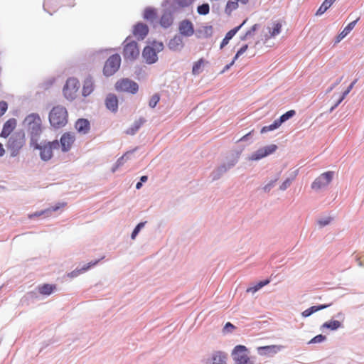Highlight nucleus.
Here are the masks:
<instances>
[{
	"label": "nucleus",
	"mask_w": 364,
	"mask_h": 364,
	"mask_svg": "<svg viewBox=\"0 0 364 364\" xmlns=\"http://www.w3.org/2000/svg\"><path fill=\"white\" fill-rule=\"evenodd\" d=\"M48 118L53 128L60 129L64 127L68 122V112L65 107L57 105L50 110Z\"/></svg>",
	"instance_id": "f257e3e1"
},
{
	"label": "nucleus",
	"mask_w": 364,
	"mask_h": 364,
	"mask_svg": "<svg viewBox=\"0 0 364 364\" xmlns=\"http://www.w3.org/2000/svg\"><path fill=\"white\" fill-rule=\"evenodd\" d=\"M24 124L31 132L32 141L33 140V136H38L41 133L42 122L38 114L33 113L28 115L24 119Z\"/></svg>",
	"instance_id": "f03ea898"
},
{
	"label": "nucleus",
	"mask_w": 364,
	"mask_h": 364,
	"mask_svg": "<svg viewBox=\"0 0 364 364\" xmlns=\"http://www.w3.org/2000/svg\"><path fill=\"white\" fill-rule=\"evenodd\" d=\"M26 138L23 132H17L12 135L7 143V148L12 156H15L25 145Z\"/></svg>",
	"instance_id": "7ed1b4c3"
},
{
	"label": "nucleus",
	"mask_w": 364,
	"mask_h": 364,
	"mask_svg": "<svg viewBox=\"0 0 364 364\" xmlns=\"http://www.w3.org/2000/svg\"><path fill=\"white\" fill-rule=\"evenodd\" d=\"M33 148L40 150V156L42 160L48 161L53 156V150L59 149V142L58 140H54L43 146H40L38 143H36L33 144Z\"/></svg>",
	"instance_id": "20e7f679"
},
{
	"label": "nucleus",
	"mask_w": 364,
	"mask_h": 364,
	"mask_svg": "<svg viewBox=\"0 0 364 364\" xmlns=\"http://www.w3.org/2000/svg\"><path fill=\"white\" fill-rule=\"evenodd\" d=\"M247 353L248 349L245 346H236L232 351V357L235 364H252Z\"/></svg>",
	"instance_id": "39448f33"
},
{
	"label": "nucleus",
	"mask_w": 364,
	"mask_h": 364,
	"mask_svg": "<svg viewBox=\"0 0 364 364\" xmlns=\"http://www.w3.org/2000/svg\"><path fill=\"white\" fill-rule=\"evenodd\" d=\"M115 89L118 92L135 94L139 90V86L136 82L129 78H122L116 82Z\"/></svg>",
	"instance_id": "423d86ee"
},
{
	"label": "nucleus",
	"mask_w": 364,
	"mask_h": 364,
	"mask_svg": "<svg viewBox=\"0 0 364 364\" xmlns=\"http://www.w3.org/2000/svg\"><path fill=\"white\" fill-rule=\"evenodd\" d=\"M139 55L137 43L126 39L124 42L123 56L126 60H134Z\"/></svg>",
	"instance_id": "0eeeda50"
},
{
	"label": "nucleus",
	"mask_w": 364,
	"mask_h": 364,
	"mask_svg": "<svg viewBox=\"0 0 364 364\" xmlns=\"http://www.w3.org/2000/svg\"><path fill=\"white\" fill-rule=\"evenodd\" d=\"M121 58L118 54L111 55L105 62L103 73L106 76L114 75L119 68Z\"/></svg>",
	"instance_id": "6e6552de"
},
{
	"label": "nucleus",
	"mask_w": 364,
	"mask_h": 364,
	"mask_svg": "<svg viewBox=\"0 0 364 364\" xmlns=\"http://www.w3.org/2000/svg\"><path fill=\"white\" fill-rule=\"evenodd\" d=\"M79 88V81L74 77L69 78L63 87V95L68 100H73L76 97Z\"/></svg>",
	"instance_id": "1a4fd4ad"
},
{
	"label": "nucleus",
	"mask_w": 364,
	"mask_h": 364,
	"mask_svg": "<svg viewBox=\"0 0 364 364\" xmlns=\"http://www.w3.org/2000/svg\"><path fill=\"white\" fill-rule=\"evenodd\" d=\"M334 176L333 171H326L317 177L311 183V188L315 191H318L321 188L326 187L333 180Z\"/></svg>",
	"instance_id": "9d476101"
},
{
	"label": "nucleus",
	"mask_w": 364,
	"mask_h": 364,
	"mask_svg": "<svg viewBox=\"0 0 364 364\" xmlns=\"http://www.w3.org/2000/svg\"><path fill=\"white\" fill-rule=\"evenodd\" d=\"M193 1L194 0H164L162 6L167 7L172 12H178L190 6Z\"/></svg>",
	"instance_id": "9b49d317"
},
{
	"label": "nucleus",
	"mask_w": 364,
	"mask_h": 364,
	"mask_svg": "<svg viewBox=\"0 0 364 364\" xmlns=\"http://www.w3.org/2000/svg\"><path fill=\"white\" fill-rule=\"evenodd\" d=\"M276 144H270L262 147L254 151L249 157L250 161H259L276 151L277 149Z\"/></svg>",
	"instance_id": "f8f14e48"
},
{
	"label": "nucleus",
	"mask_w": 364,
	"mask_h": 364,
	"mask_svg": "<svg viewBox=\"0 0 364 364\" xmlns=\"http://www.w3.org/2000/svg\"><path fill=\"white\" fill-rule=\"evenodd\" d=\"M75 141V136L74 133L65 132L60 137L59 142V147L60 146L63 152L70 151Z\"/></svg>",
	"instance_id": "ddd939ff"
},
{
	"label": "nucleus",
	"mask_w": 364,
	"mask_h": 364,
	"mask_svg": "<svg viewBox=\"0 0 364 364\" xmlns=\"http://www.w3.org/2000/svg\"><path fill=\"white\" fill-rule=\"evenodd\" d=\"M179 34L183 37H191L194 34L193 23L189 19H184L178 23Z\"/></svg>",
	"instance_id": "4468645a"
},
{
	"label": "nucleus",
	"mask_w": 364,
	"mask_h": 364,
	"mask_svg": "<svg viewBox=\"0 0 364 364\" xmlns=\"http://www.w3.org/2000/svg\"><path fill=\"white\" fill-rule=\"evenodd\" d=\"M228 359V354L223 351L218 350L214 351L208 358L205 364H226Z\"/></svg>",
	"instance_id": "2eb2a0df"
},
{
	"label": "nucleus",
	"mask_w": 364,
	"mask_h": 364,
	"mask_svg": "<svg viewBox=\"0 0 364 364\" xmlns=\"http://www.w3.org/2000/svg\"><path fill=\"white\" fill-rule=\"evenodd\" d=\"M240 156V151H235L229 154L225 161L221 164L227 169V172L232 168L238 162Z\"/></svg>",
	"instance_id": "dca6fc26"
},
{
	"label": "nucleus",
	"mask_w": 364,
	"mask_h": 364,
	"mask_svg": "<svg viewBox=\"0 0 364 364\" xmlns=\"http://www.w3.org/2000/svg\"><path fill=\"white\" fill-rule=\"evenodd\" d=\"M168 46L170 50L180 51L184 47L183 36L180 34L175 35L168 42Z\"/></svg>",
	"instance_id": "f3484780"
},
{
	"label": "nucleus",
	"mask_w": 364,
	"mask_h": 364,
	"mask_svg": "<svg viewBox=\"0 0 364 364\" xmlns=\"http://www.w3.org/2000/svg\"><path fill=\"white\" fill-rule=\"evenodd\" d=\"M142 57L149 64L155 63L158 58L155 49L149 46H147L144 48Z\"/></svg>",
	"instance_id": "a211bd4d"
},
{
	"label": "nucleus",
	"mask_w": 364,
	"mask_h": 364,
	"mask_svg": "<svg viewBox=\"0 0 364 364\" xmlns=\"http://www.w3.org/2000/svg\"><path fill=\"white\" fill-rule=\"evenodd\" d=\"M281 348V346L276 345L261 346L257 348V353L260 355L272 356L278 353Z\"/></svg>",
	"instance_id": "6ab92c4d"
},
{
	"label": "nucleus",
	"mask_w": 364,
	"mask_h": 364,
	"mask_svg": "<svg viewBox=\"0 0 364 364\" xmlns=\"http://www.w3.org/2000/svg\"><path fill=\"white\" fill-rule=\"evenodd\" d=\"M149 32L148 26L142 23H139L134 26L133 29L134 36L139 40L144 39Z\"/></svg>",
	"instance_id": "aec40b11"
},
{
	"label": "nucleus",
	"mask_w": 364,
	"mask_h": 364,
	"mask_svg": "<svg viewBox=\"0 0 364 364\" xmlns=\"http://www.w3.org/2000/svg\"><path fill=\"white\" fill-rule=\"evenodd\" d=\"M16 127V120L14 118L7 120L4 126L0 136L4 138L8 137Z\"/></svg>",
	"instance_id": "412c9836"
},
{
	"label": "nucleus",
	"mask_w": 364,
	"mask_h": 364,
	"mask_svg": "<svg viewBox=\"0 0 364 364\" xmlns=\"http://www.w3.org/2000/svg\"><path fill=\"white\" fill-rule=\"evenodd\" d=\"M173 13L171 10L163 13L161 16V27L168 28L173 24L174 20Z\"/></svg>",
	"instance_id": "4be33fe9"
},
{
	"label": "nucleus",
	"mask_w": 364,
	"mask_h": 364,
	"mask_svg": "<svg viewBox=\"0 0 364 364\" xmlns=\"http://www.w3.org/2000/svg\"><path fill=\"white\" fill-rule=\"evenodd\" d=\"M75 127L79 133L85 134L90 131V122L86 119H79L75 122Z\"/></svg>",
	"instance_id": "5701e85b"
},
{
	"label": "nucleus",
	"mask_w": 364,
	"mask_h": 364,
	"mask_svg": "<svg viewBox=\"0 0 364 364\" xmlns=\"http://www.w3.org/2000/svg\"><path fill=\"white\" fill-rule=\"evenodd\" d=\"M359 21V18L349 23L343 30L336 36L335 43H339L343 38H344L355 26L357 22Z\"/></svg>",
	"instance_id": "b1692460"
},
{
	"label": "nucleus",
	"mask_w": 364,
	"mask_h": 364,
	"mask_svg": "<svg viewBox=\"0 0 364 364\" xmlns=\"http://www.w3.org/2000/svg\"><path fill=\"white\" fill-rule=\"evenodd\" d=\"M105 105L108 109L114 112H117L118 109L117 97L113 94H109L105 100Z\"/></svg>",
	"instance_id": "393cba45"
},
{
	"label": "nucleus",
	"mask_w": 364,
	"mask_h": 364,
	"mask_svg": "<svg viewBox=\"0 0 364 364\" xmlns=\"http://www.w3.org/2000/svg\"><path fill=\"white\" fill-rule=\"evenodd\" d=\"M330 305L331 304H320V305H317V306H312L310 308L304 310L301 313V316L304 318L309 317L311 315H312L313 314H314L320 310H323V309L328 308V306H330Z\"/></svg>",
	"instance_id": "a878e982"
},
{
	"label": "nucleus",
	"mask_w": 364,
	"mask_h": 364,
	"mask_svg": "<svg viewBox=\"0 0 364 364\" xmlns=\"http://www.w3.org/2000/svg\"><path fill=\"white\" fill-rule=\"evenodd\" d=\"M225 173H227V169L224 166L220 164L210 173V177L213 181H217L220 179Z\"/></svg>",
	"instance_id": "bb28decb"
},
{
	"label": "nucleus",
	"mask_w": 364,
	"mask_h": 364,
	"mask_svg": "<svg viewBox=\"0 0 364 364\" xmlns=\"http://www.w3.org/2000/svg\"><path fill=\"white\" fill-rule=\"evenodd\" d=\"M98 260H96L95 262H91L90 263H88L87 264L85 265L82 268L80 269H75V270H73V272H70L68 274V276L69 277H71V278H73V277H77L78 275H80V274L86 272L87 270H88L92 266H95V264H97L98 263Z\"/></svg>",
	"instance_id": "cd10ccee"
},
{
	"label": "nucleus",
	"mask_w": 364,
	"mask_h": 364,
	"mask_svg": "<svg viewBox=\"0 0 364 364\" xmlns=\"http://www.w3.org/2000/svg\"><path fill=\"white\" fill-rule=\"evenodd\" d=\"M94 90V82L91 77L87 78L84 81L83 87H82V95L84 96H87L90 95Z\"/></svg>",
	"instance_id": "c85d7f7f"
},
{
	"label": "nucleus",
	"mask_w": 364,
	"mask_h": 364,
	"mask_svg": "<svg viewBox=\"0 0 364 364\" xmlns=\"http://www.w3.org/2000/svg\"><path fill=\"white\" fill-rule=\"evenodd\" d=\"M341 327H342V323L337 320H330L322 325V328H328L331 331H336Z\"/></svg>",
	"instance_id": "c756f323"
},
{
	"label": "nucleus",
	"mask_w": 364,
	"mask_h": 364,
	"mask_svg": "<svg viewBox=\"0 0 364 364\" xmlns=\"http://www.w3.org/2000/svg\"><path fill=\"white\" fill-rule=\"evenodd\" d=\"M133 155V151H127L122 156H121L117 161L115 164V167L113 168V171H114L119 166L124 165V164L128 160L132 159V156Z\"/></svg>",
	"instance_id": "7c9ffc66"
},
{
	"label": "nucleus",
	"mask_w": 364,
	"mask_h": 364,
	"mask_svg": "<svg viewBox=\"0 0 364 364\" xmlns=\"http://www.w3.org/2000/svg\"><path fill=\"white\" fill-rule=\"evenodd\" d=\"M56 289L55 285L45 284L38 287V291L43 295H50Z\"/></svg>",
	"instance_id": "2f4dec72"
},
{
	"label": "nucleus",
	"mask_w": 364,
	"mask_h": 364,
	"mask_svg": "<svg viewBox=\"0 0 364 364\" xmlns=\"http://www.w3.org/2000/svg\"><path fill=\"white\" fill-rule=\"evenodd\" d=\"M269 282H270V280L268 279L263 280V281H260L259 282H258L257 284L254 285L253 287L247 288V292L255 294L258 290H259L261 288H262L263 287L268 284Z\"/></svg>",
	"instance_id": "473e14b6"
},
{
	"label": "nucleus",
	"mask_w": 364,
	"mask_h": 364,
	"mask_svg": "<svg viewBox=\"0 0 364 364\" xmlns=\"http://www.w3.org/2000/svg\"><path fill=\"white\" fill-rule=\"evenodd\" d=\"M157 16L156 9L152 8H146L144 10V18L148 21H153Z\"/></svg>",
	"instance_id": "72a5a7b5"
},
{
	"label": "nucleus",
	"mask_w": 364,
	"mask_h": 364,
	"mask_svg": "<svg viewBox=\"0 0 364 364\" xmlns=\"http://www.w3.org/2000/svg\"><path fill=\"white\" fill-rule=\"evenodd\" d=\"M296 114V112L294 109L289 110L284 114L280 116L279 119H277L279 123L282 125L284 122L289 120Z\"/></svg>",
	"instance_id": "f704fd0d"
},
{
	"label": "nucleus",
	"mask_w": 364,
	"mask_h": 364,
	"mask_svg": "<svg viewBox=\"0 0 364 364\" xmlns=\"http://www.w3.org/2000/svg\"><path fill=\"white\" fill-rule=\"evenodd\" d=\"M204 63L205 60L203 58H200L198 61L194 63L192 68V73L193 75H198L202 72V66Z\"/></svg>",
	"instance_id": "c9c22d12"
},
{
	"label": "nucleus",
	"mask_w": 364,
	"mask_h": 364,
	"mask_svg": "<svg viewBox=\"0 0 364 364\" xmlns=\"http://www.w3.org/2000/svg\"><path fill=\"white\" fill-rule=\"evenodd\" d=\"M280 126H281V124L279 123L277 119H275L274 121V122L272 124H271L270 125L263 127L261 129L260 132L262 134L267 133L268 132L273 131V130L278 129Z\"/></svg>",
	"instance_id": "e433bc0d"
},
{
	"label": "nucleus",
	"mask_w": 364,
	"mask_h": 364,
	"mask_svg": "<svg viewBox=\"0 0 364 364\" xmlns=\"http://www.w3.org/2000/svg\"><path fill=\"white\" fill-rule=\"evenodd\" d=\"M197 12L199 15H207L210 12V6L208 3H203L197 7Z\"/></svg>",
	"instance_id": "4c0bfd02"
},
{
	"label": "nucleus",
	"mask_w": 364,
	"mask_h": 364,
	"mask_svg": "<svg viewBox=\"0 0 364 364\" xmlns=\"http://www.w3.org/2000/svg\"><path fill=\"white\" fill-rule=\"evenodd\" d=\"M238 3L237 1H228L225 6V13L228 14H230L232 11L236 10L238 8Z\"/></svg>",
	"instance_id": "58836bf2"
},
{
	"label": "nucleus",
	"mask_w": 364,
	"mask_h": 364,
	"mask_svg": "<svg viewBox=\"0 0 364 364\" xmlns=\"http://www.w3.org/2000/svg\"><path fill=\"white\" fill-rule=\"evenodd\" d=\"M282 24L279 22H277L274 23V26L272 28V31H270V38H274L276 36L279 35L281 32Z\"/></svg>",
	"instance_id": "ea45409f"
},
{
	"label": "nucleus",
	"mask_w": 364,
	"mask_h": 364,
	"mask_svg": "<svg viewBox=\"0 0 364 364\" xmlns=\"http://www.w3.org/2000/svg\"><path fill=\"white\" fill-rule=\"evenodd\" d=\"M333 218L331 216L321 218L318 220L317 223H318V225L320 226V228H323V227H325V226L329 225L331 223V221L333 220Z\"/></svg>",
	"instance_id": "a19ab883"
},
{
	"label": "nucleus",
	"mask_w": 364,
	"mask_h": 364,
	"mask_svg": "<svg viewBox=\"0 0 364 364\" xmlns=\"http://www.w3.org/2000/svg\"><path fill=\"white\" fill-rule=\"evenodd\" d=\"M234 37V35L229 31L225 38L223 39L221 43H220V49H223L225 46H227L229 43V41Z\"/></svg>",
	"instance_id": "79ce46f5"
},
{
	"label": "nucleus",
	"mask_w": 364,
	"mask_h": 364,
	"mask_svg": "<svg viewBox=\"0 0 364 364\" xmlns=\"http://www.w3.org/2000/svg\"><path fill=\"white\" fill-rule=\"evenodd\" d=\"M279 180V176H277L274 180L270 181L267 184L263 187L264 192L268 193L274 186L275 183Z\"/></svg>",
	"instance_id": "37998d69"
},
{
	"label": "nucleus",
	"mask_w": 364,
	"mask_h": 364,
	"mask_svg": "<svg viewBox=\"0 0 364 364\" xmlns=\"http://www.w3.org/2000/svg\"><path fill=\"white\" fill-rule=\"evenodd\" d=\"M326 339V337L322 334L317 335L310 340L309 344L318 343L323 342Z\"/></svg>",
	"instance_id": "c03bdc74"
},
{
	"label": "nucleus",
	"mask_w": 364,
	"mask_h": 364,
	"mask_svg": "<svg viewBox=\"0 0 364 364\" xmlns=\"http://www.w3.org/2000/svg\"><path fill=\"white\" fill-rule=\"evenodd\" d=\"M356 82H357V80H355L349 85V86L347 87V89L343 92L342 96L340 97V102H342L345 99V97L348 95V93L351 91V90L354 87Z\"/></svg>",
	"instance_id": "a18cd8bd"
},
{
	"label": "nucleus",
	"mask_w": 364,
	"mask_h": 364,
	"mask_svg": "<svg viewBox=\"0 0 364 364\" xmlns=\"http://www.w3.org/2000/svg\"><path fill=\"white\" fill-rule=\"evenodd\" d=\"M144 225H145V223H139L136 226V228H134V230H133L132 233V235H131V237L132 240H134L135 237H136L137 234L139 232V231L141 230V228H143L144 227Z\"/></svg>",
	"instance_id": "49530a36"
},
{
	"label": "nucleus",
	"mask_w": 364,
	"mask_h": 364,
	"mask_svg": "<svg viewBox=\"0 0 364 364\" xmlns=\"http://www.w3.org/2000/svg\"><path fill=\"white\" fill-rule=\"evenodd\" d=\"M203 36L205 38H209L213 35V26H205L203 28Z\"/></svg>",
	"instance_id": "de8ad7c7"
},
{
	"label": "nucleus",
	"mask_w": 364,
	"mask_h": 364,
	"mask_svg": "<svg viewBox=\"0 0 364 364\" xmlns=\"http://www.w3.org/2000/svg\"><path fill=\"white\" fill-rule=\"evenodd\" d=\"M293 180H294V178H287L282 183V185L279 186V189L281 191H285L286 189H287L290 186V185H291V183Z\"/></svg>",
	"instance_id": "09e8293b"
},
{
	"label": "nucleus",
	"mask_w": 364,
	"mask_h": 364,
	"mask_svg": "<svg viewBox=\"0 0 364 364\" xmlns=\"http://www.w3.org/2000/svg\"><path fill=\"white\" fill-rule=\"evenodd\" d=\"M235 328V326L233 324H232L230 322H227L223 328V333H231Z\"/></svg>",
	"instance_id": "8fccbe9b"
},
{
	"label": "nucleus",
	"mask_w": 364,
	"mask_h": 364,
	"mask_svg": "<svg viewBox=\"0 0 364 364\" xmlns=\"http://www.w3.org/2000/svg\"><path fill=\"white\" fill-rule=\"evenodd\" d=\"M143 124V121L139 120L138 122H136L134 127H132L127 131V134H134L141 127V125Z\"/></svg>",
	"instance_id": "3c124183"
},
{
	"label": "nucleus",
	"mask_w": 364,
	"mask_h": 364,
	"mask_svg": "<svg viewBox=\"0 0 364 364\" xmlns=\"http://www.w3.org/2000/svg\"><path fill=\"white\" fill-rule=\"evenodd\" d=\"M259 24L255 23L246 33L250 37H251L254 36L255 31H257L259 29Z\"/></svg>",
	"instance_id": "603ef678"
},
{
	"label": "nucleus",
	"mask_w": 364,
	"mask_h": 364,
	"mask_svg": "<svg viewBox=\"0 0 364 364\" xmlns=\"http://www.w3.org/2000/svg\"><path fill=\"white\" fill-rule=\"evenodd\" d=\"M8 109V105L5 101H0V117L4 115Z\"/></svg>",
	"instance_id": "864d4df0"
},
{
	"label": "nucleus",
	"mask_w": 364,
	"mask_h": 364,
	"mask_svg": "<svg viewBox=\"0 0 364 364\" xmlns=\"http://www.w3.org/2000/svg\"><path fill=\"white\" fill-rule=\"evenodd\" d=\"M159 101V96L158 95H154L149 101V106L151 107H155Z\"/></svg>",
	"instance_id": "5fc2aeb1"
},
{
	"label": "nucleus",
	"mask_w": 364,
	"mask_h": 364,
	"mask_svg": "<svg viewBox=\"0 0 364 364\" xmlns=\"http://www.w3.org/2000/svg\"><path fill=\"white\" fill-rule=\"evenodd\" d=\"M247 19L244 20L243 22L240 25L235 27L234 28L231 29L230 31L235 36L240 30V28L245 25V23L247 22Z\"/></svg>",
	"instance_id": "6e6d98bb"
},
{
	"label": "nucleus",
	"mask_w": 364,
	"mask_h": 364,
	"mask_svg": "<svg viewBox=\"0 0 364 364\" xmlns=\"http://www.w3.org/2000/svg\"><path fill=\"white\" fill-rule=\"evenodd\" d=\"M252 137V132H249L247 134L244 135L242 138H240L238 141H251Z\"/></svg>",
	"instance_id": "4d7b16f0"
},
{
	"label": "nucleus",
	"mask_w": 364,
	"mask_h": 364,
	"mask_svg": "<svg viewBox=\"0 0 364 364\" xmlns=\"http://www.w3.org/2000/svg\"><path fill=\"white\" fill-rule=\"evenodd\" d=\"M248 48V45L247 44H245L243 45L238 50H237V54L238 55H242L244 53L246 52V50H247Z\"/></svg>",
	"instance_id": "13d9d810"
},
{
	"label": "nucleus",
	"mask_w": 364,
	"mask_h": 364,
	"mask_svg": "<svg viewBox=\"0 0 364 364\" xmlns=\"http://www.w3.org/2000/svg\"><path fill=\"white\" fill-rule=\"evenodd\" d=\"M326 11H327V9H326V8L324 6L321 5L320 7L318 8V9L317 10L316 14L317 16H321L323 14H324Z\"/></svg>",
	"instance_id": "bf43d9fd"
},
{
	"label": "nucleus",
	"mask_w": 364,
	"mask_h": 364,
	"mask_svg": "<svg viewBox=\"0 0 364 364\" xmlns=\"http://www.w3.org/2000/svg\"><path fill=\"white\" fill-rule=\"evenodd\" d=\"M343 79V77H340L339 79H338L335 83L328 89V92L331 91L336 85H338L341 81Z\"/></svg>",
	"instance_id": "052dcab7"
},
{
	"label": "nucleus",
	"mask_w": 364,
	"mask_h": 364,
	"mask_svg": "<svg viewBox=\"0 0 364 364\" xmlns=\"http://www.w3.org/2000/svg\"><path fill=\"white\" fill-rule=\"evenodd\" d=\"M232 65L233 62H230L229 64L226 65L221 71V73H224L225 71L228 70Z\"/></svg>",
	"instance_id": "680f3d73"
},
{
	"label": "nucleus",
	"mask_w": 364,
	"mask_h": 364,
	"mask_svg": "<svg viewBox=\"0 0 364 364\" xmlns=\"http://www.w3.org/2000/svg\"><path fill=\"white\" fill-rule=\"evenodd\" d=\"M341 102H340V99L336 102V103L331 107L329 109V112L331 113L340 104Z\"/></svg>",
	"instance_id": "e2e57ef3"
},
{
	"label": "nucleus",
	"mask_w": 364,
	"mask_h": 364,
	"mask_svg": "<svg viewBox=\"0 0 364 364\" xmlns=\"http://www.w3.org/2000/svg\"><path fill=\"white\" fill-rule=\"evenodd\" d=\"M336 318L343 320L344 319V315L342 312H338L336 316Z\"/></svg>",
	"instance_id": "0e129e2a"
},
{
	"label": "nucleus",
	"mask_w": 364,
	"mask_h": 364,
	"mask_svg": "<svg viewBox=\"0 0 364 364\" xmlns=\"http://www.w3.org/2000/svg\"><path fill=\"white\" fill-rule=\"evenodd\" d=\"M249 38H250L247 33H245L243 36H240V40L241 41H246Z\"/></svg>",
	"instance_id": "69168bd1"
},
{
	"label": "nucleus",
	"mask_w": 364,
	"mask_h": 364,
	"mask_svg": "<svg viewBox=\"0 0 364 364\" xmlns=\"http://www.w3.org/2000/svg\"><path fill=\"white\" fill-rule=\"evenodd\" d=\"M4 154H5V150L3 147L2 144L0 143V156H4Z\"/></svg>",
	"instance_id": "338daca9"
},
{
	"label": "nucleus",
	"mask_w": 364,
	"mask_h": 364,
	"mask_svg": "<svg viewBox=\"0 0 364 364\" xmlns=\"http://www.w3.org/2000/svg\"><path fill=\"white\" fill-rule=\"evenodd\" d=\"M323 6H324L326 8V9H328V8L331 7V5L329 4H328L325 0L321 4Z\"/></svg>",
	"instance_id": "774afa93"
}]
</instances>
